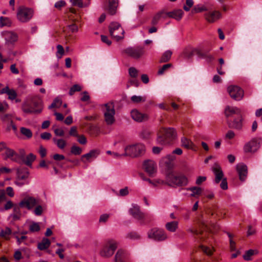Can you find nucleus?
Instances as JSON below:
<instances>
[{"instance_id":"obj_36","label":"nucleus","mask_w":262,"mask_h":262,"mask_svg":"<svg viewBox=\"0 0 262 262\" xmlns=\"http://www.w3.org/2000/svg\"><path fill=\"white\" fill-rule=\"evenodd\" d=\"M36 156L34 154L30 153L24 159H23L24 162L26 165L29 166L32 165V162L35 160Z\"/></svg>"},{"instance_id":"obj_59","label":"nucleus","mask_w":262,"mask_h":262,"mask_svg":"<svg viewBox=\"0 0 262 262\" xmlns=\"http://www.w3.org/2000/svg\"><path fill=\"white\" fill-rule=\"evenodd\" d=\"M55 126H53V129H54V132L56 136H60V137L63 136L64 135V132L63 131V130L61 128H55Z\"/></svg>"},{"instance_id":"obj_8","label":"nucleus","mask_w":262,"mask_h":262,"mask_svg":"<svg viewBox=\"0 0 262 262\" xmlns=\"http://www.w3.org/2000/svg\"><path fill=\"white\" fill-rule=\"evenodd\" d=\"M124 52L130 57L138 59L143 56L145 51L144 47L138 46L128 47L124 50Z\"/></svg>"},{"instance_id":"obj_45","label":"nucleus","mask_w":262,"mask_h":262,"mask_svg":"<svg viewBox=\"0 0 262 262\" xmlns=\"http://www.w3.org/2000/svg\"><path fill=\"white\" fill-rule=\"evenodd\" d=\"M31 104L35 108H41L42 110V106L40 100L37 98H33L31 100Z\"/></svg>"},{"instance_id":"obj_53","label":"nucleus","mask_w":262,"mask_h":262,"mask_svg":"<svg viewBox=\"0 0 262 262\" xmlns=\"http://www.w3.org/2000/svg\"><path fill=\"white\" fill-rule=\"evenodd\" d=\"M194 2L193 0H186V5L184 6L183 9L186 11H189L190 8L193 5Z\"/></svg>"},{"instance_id":"obj_50","label":"nucleus","mask_w":262,"mask_h":262,"mask_svg":"<svg viewBox=\"0 0 262 262\" xmlns=\"http://www.w3.org/2000/svg\"><path fill=\"white\" fill-rule=\"evenodd\" d=\"M62 104V101L58 98L54 99L52 104L49 106V108L51 109L54 107H59Z\"/></svg>"},{"instance_id":"obj_56","label":"nucleus","mask_w":262,"mask_h":262,"mask_svg":"<svg viewBox=\"0 0 262 262\" xmlns=\"http://www.w3.org/2000/svg\"><path fill=\"white\" fill-rule=\"evenodd\" d=\"M35 206L36 207L33 211L34 213L37 216L40 215L43 211L42 207L39 205H37Z\"/></svg>"},{"instance_id":"obj_44","label":"nucleus","mask_w":262,"mask_h":262,"mask_svg":"<svg viewBox=\"0 0 262 262\" xmlns=\"http://www.w3.org/2000/svg\"><path fill=\"white\" fill-rule=\"evenodd\" d=\"M54 143L56 144L57 147L60 149H63L66 145V142L62 139H53Z\"/></svg>"},{"instance_id":"obj_57","label":"nucleus","mask_w":262,"mask_h":262,"mask_svg":"<svg viewBox=\"0 0 262 262\" xmlns=\"http://www.w3.org/2000/svg\"><path fill=\"white\" fill-rule=\"evenodd\" d=\"M172 66V64L171 63H168L164 64L162 66L161 68H160L158 71V74L159 75H162L163 74L164 72L169 68H170Z\"/></svg>"},{"instance_id":"obj_32","label":"nucleus","mask_w":262,"mask_h":262,"mask_svg":"<svg viewBox=\"0 0 262 262\" xmlns=\"http://www.w3.org/2000/svg\"><path fill=\"white\" fill-rule=\"evenodd\" d=\"M51 245V242L48 238H43L41 242L39 243L37 248L40 250H44L48 249Z\"/></svg>"},{"instance_id":"obj_5","label":"nucleus","mask_w":262,"mask_h":262,"mask_svg":"<svg viewBox=\"0 0 262 262\" xmlns=\"http://www.w3.org/2000/svg\"><path fill=\"white\" fill-rule=\"evenodd\" d=\"M110 35L117 41L123 38L124 31L121 25L117 22H112L109 26Z\"/></svg>"},{"instance_id":"obj_58","label":"nucleus","mask_w":262,"mask_h":262,"mask_svg":"<svg viewBox=\"0 0 262 262\" xmlns=\"http://www.w3.org/2000/svg\"><path fill=\"white\" fill-rule=\"evenodd\" d=\"M69 135L71 136L78 137L79 135L77 132V128L76 126H72L69 132Z\"/></svg>"},{"instance_id":"obj_40","label":"nucleus","mask_w":262,"mask_h":262,"mask_svg":"<svg viewBox=\"0 0 262 262\" xmlns=\"http://www.w3.org/2000/svg\"><path fill=\"white\" fill-rule=\"evenodd\" d=\"M175 159V157L173 155H167L163 159L166 166L170 168L171 167V161Z\"/></svg>"},{"instance_id":"obj_30","label":"nucleus","mask_w":262,"mask_h":262,"mask_svg":"<svg viewBox=\"0 0 262 262\" xmlns=\"http://www.w3.org/2000/svg\"><path fill=\"white\" fill-rule=\"evenodd\" d=\"M118 6V0H108V12L111 15H114Z\"/></svg>"},{"instance_id":"obj_48","label":"nucleus","mask_w":262,"mask_h":262,"mask_svg":"<svg viewBox=\"0 0 262 262\" xmlns=\"http://www.w3.org/2000/svg\"><path fill=\"white\" fill-rule=\"evenodd\" d=\"M125 237L126 238H128L130 239H132V240H136V239H139L140 236L137 232H131L128 233L126 235Z\"/></svg>"},{"instance_id":"obj_6","label":"nucleus","mask_w":262,"mask_h":262,"mask_svg":"<svg viewBox=\"0 0 262 262\" xmlns=\"http://www.w3.org/2000/svg\"><path fill=\"white\" fill-rule=\"evenodd\" d=\"M148 237L156 241H163L167 238L165 232L162 229L154 228L147 233Z\"/></svg>"},{"instance_id":"obj_23","label":"nucleus","mask_w":262,"mask_h":262,"mask_svg":"<svg viewBox=\"0 0 262 262\" xmlns=\"http://www.w3.org/2000/svg\"><path fill=\"white\" fill-rule=\"evenodd\" d=\"M100 150L99 149H93L91 150L89 153L83 155L81 157V160L82 162L85 163V159L87 161H89L91 158H96L97 156L100 154Z\"/></svg>"},{"instance_id":"obj_43","label":"nucleus","mask_w":262,"mask_h":262,"mask_svg":"<svg viewBox=\"0 0 262 262\" xmlns=\"http://www.w3.org/2000/svg\"><path fill=\"white\" fill-rule=\"evenodd\" d=\"M20 132L21 134L26 136L28 139H30L32 137V133L29 128L25 127H21L20 128Z\"/></svg>"},{"instance_id":"obj_35","label":"nucleus","mask_w":262,"mask_h":262,"mask_svg":"<svg viewBox=\"0 0 262 262\" xmlns=\"http://www.w3.org/2000/svg\"><path fill=\"white\" fill-rule=\"evenodd\" d=\"M181 144L183 147L187 149H191L193 146V143L191 141L185 137L181 138Z\"/></svg>"},{"instance_id":"obj_21","label":"nucleus","mask_w":262,"mask_h":262,"mask_svg":"<svg viewBox=\"0 0 262 262\" xmlns=\"http://www.w3.org/2000/svg\"><path fill=\"white\" fill-rule=\"evenodd\" d=\"M167 17V12L162 10L157 12L152 17L151 24L153 26L157 25L161 19H165Z\"/></svg>"},{"instance_id":"obj_34","label":"nucleus","mask_w":262,"mask_h":262,"mask_svg":"<svg viewBox=\"0 0 262 262\" xmlns=\"http://www.w3.org/2000/svg\"><path fill=\"white\" fill-rule=\"evenodd\" d=\"M187 190L192 192V193L190 194V195L193 197H196L198 195H200L202 192V188L196 186L189 187L187 188Z\"/></svg>"},{"instance_id":"obj_7","label":"nucleus","mask_w":262,"mask_h":262,"mask_svg":"<svg viewBox=\"0 0 262 262\" xmlns=\"http://www.w3.org/2000/svg\"><path fill=\"white\" fill-rule=\"evenodd\" d=\"M105 111L104 112V119L107 125H111L115 122L114 115L115 111L113 102H111L105 104Z\"/></svg>"},{"instance_id":"obj_27","label":"nucleus","mask_w":262,"mask_h":262,"mask_svg":"<svg viewBox=\"0 0 262 262\" xmlns=\"http://www.w3.org/2000/svg\"><path fill=\"white\" fill-rule=\"evenodd\" d=\"M228 127L237 130H241L243 127L242 118L234 119L233 121L228 122Z\"/></svg>"},{"instance_id":"obj_26","label":"nucleus","mask_w":262,"mask_h":262,"mask_svg":"<svg viewBox=\"0 0 262 262\" xmlns=\"http://www.w3.org/2000/svg\"><path fill=\"white\" fill-rule=\"evenodd\" d=\"M209 9L207 5L199 4L195 5L191 10L192 14L201 13L204 11L207 12Z\"/></svg>"},{"instance_id":"obj_29","label":"nucleus","mask_w":262,"mask_h":262,"mask_svg":"<svg viewBox=\"0 0 262 262\" xmlns=\"http://www.w3.org/2000/svg\"><path fill=\"white\" fill-rule=\"evenodd\" d=\"M225 115L227 117H229L233 114H240L241 110L236 107L228 106L225 110Z\"/></svg>"},{"instance_id":"obj_16","label":"nucleus","mask_w":262,"mask_h":262,"mask_svg":"<svg viewBox=\"0 0 262 262\" xmlns=\"http://www.w3.org/2000/svg\"><path fill=\"white\" fill-rule=\"evenodd\" d=\"M129 213L136 219L142 220L146 217L145 214L141 212L138 205H134L129 210Z\"/></svg>"},{"instance_id":"obj_3","label":"nucleus","mask_w":262,"mask_h":262,"mask_svg":"<svg viewBox=\"0 0 262 262\" xmlns=\"http://www.w3.org/2000/svg\"><path fill=\"white\" fill-rule=\"evenodd\" d=\"M34 15V10L30 8L25 6H20L17 8L16 17L17 20L21 23L29 22Z\"/></svg>"},{"instance_id":"obj_47","label":"nucleus","mask_w":262,"mask_h":262,"mask_svg":"<svg viewBox=\"0 0 262 262\" xmlns=\"http://www.w3.org/2000/svg\"><path fill=\"white\" fill-rule=\"evenodd\" d=\"M12 233L11 229L9 227H6L5 229L1 231L0 236L5 238H7Z\"/></svg>"},{"instance_id":"obj_25","label":"nucleus","mask_w":262,"mask_h":262,"mask_svg":"<svg viewBox=\"0 0 262 262\" xmlns=\"http://www.w3.org/2000/svg\"><path fill=\"white\" fill-rule=\"evenodd\" d=\"M213 171L215 176L214 182L215 183L218 184L221 180L223 179V177L224 174L223 171L219 166L216 165L213 168Z\"/></svg>"},{"instance_id":"obj_14","label":"nucleus","mask_w":262,"mask_h":262,"mask_svg":"<svg viewBox=\"0 0 262 262\" xmlns=\"http://www.w3.org/2000/svg\"><path fill=\"white\" fill-rule=\"evenodd\" d=\"M236 170L240 181L244 182L247 177V166L244 163H238L236 165Z\"/></svg>"},{"instance_id":"obj_20","label":"nucleus","mask_w":262,"mask_h":262,"mask_svg":"<svg viewBox=\"0 0 262 262\" xmlns=\"http://www.w3.org/2000/svg\"><path fill=\"white\" fill-rule=\"evenodd\" d=\"M128 259V253L122 249L118 250L115 255L116 262H127Z\"/></svg>"},{"instance_id":"obj_55","label":"nucleus","mask_w":262,"mask_h":262,"mask_svg":"<svg viewBox=\"0 0 262 262\" xmlns=\"http://www.w3.org/2000/svg\"><path fill=\"white\" fill-rule=\"evenodd\" d=\"M254 250L250 249L246 252L243 255V258L246 260H249L251 259V257L254 254Z\"/></svg>"},{"instance_id":"obj_37","label":"nucleus","mask_w":262,"mask_h":262,"mask_svg":"<svg viewBox=\"0 0 262 262\" xmlns=\"http://www.w3.org/2000/svg\"><path fill=\"white\" fill-rule=\"evenodd\" d=\"M171 55L172 52L171 51L167 50L165 51L161 56L160 62L163 63L168 61L171 58Z\"/></svg>"},{"instance_id":"obj_17","label":"nucleus","mask_w":262,"mask_h":262,"mask_svg":"<svg viewBox=\"0 0 262 262\" xmlns=\"http://www.w3.org/2000/svg\"><path fill=\"white\" fill-rule=\"evenodd\" d=\"M130 115L132 119L138 122L147 120L148 119L147 115L142 114L137 110H132L130 112Z\"/></svg>"},{"instance_id":"obj_49","label":"nucleus","mask_w":262,"mask_h":262,"mask_svg":"<svg viewBox=\"0 0 262 262\" xmlns=\"http://www.w3.org/2000/svg\"><path fill=\"white\" fill-rule=\"evenodd\" d=\"M81 90V87L79 84H74L70 89L69 94L70 95H73L76 92H80Z\"/></svg>"},{"instance_id":"obj_63","label":"nucleus","mask_w":262,"mask_h":262,"mask_svg":"<svg viewBox=\"0 0 262 262\" xmlns=\"http://www.w3.org/2000/svg\"><path fill=\"white\" fill-rule=\"evenodd\" d=\"M6 201V195L5 191L0 189V204Z\"/></svg>"},{"instance_id":"obj_10","label":"nucleus","mask_w":262,"mask_h":262,"mask_svg":"<svg viewBox=\"0 0 262 262\" xmlns=\"http://www.w3.org/2000/svg\"><path fill=\"white\" fill-rule=\"evenodd\" d=\"M117 248V243L113 241H110L103 247L100 251V255L103 257L111 256Z\"/></svg>"},{"instance_id":"obj_18","label":"nucleus","mask_w":262,"mask_h":262,"mask_svg":"<svg viewBox=\"0 0 262 262\" xmlns=\"http://www.w3.org/2000/svg\"><path fill=\"white\" fill-rule=\"evenodd\" d=\"M23 111L27 114H39L41 112V108H35L33 107L32 104L28 102H25L22 105Z\"/></svg>"},{"instance_id":"obj_39","label":"nucleus","mask_w":262,"mask_h":262,"mask_svg":"<svg viewBox=\"0 0 262 262\" xmlns=\"http://www.w3.org/2000/svg\"><path fill=\"white\" fill-rule=\"evenodd\" d=\"M18 36L16 33L9 32L6 35V40L8 42L13 43L17 40Z\"/></svg>"},{"instance_id":"obj_33","label":"nucleus","mask_w":262,"mask_h":262,"mask_svg":"<svg viewBox=\"0 0 262 262\" xmlns=\"http://www.w3.org/2000/svg\"><path fill=\"white\" fill-rule=\"evenodd\" d=\"M165 227L168 231L174 232L178 228V222L172 221L168 222L166 224Z\"/></svg>"},{"instance_id":"obj_22","label":"nucleus","mask_w":262,"mask_h":262,"mask_svg":"<svg viewBox=\"0 0 262 262\" xmlns=\"http://www.w3.org/2000/svg\"><path fill=\"white\" fill-rule=\"evenodd\" d=\"M5 155L6 158L10 159L12 161L18 162L20 161V157L14 150L6 148Z\"/></svg>"},{"instance_id":"obj_42","label":"nucleus","mask_w":262,"mask_h":262,"mask_svg":"<svg viewBox=\"0 0 262 262\" xmlns=\"http://www.w3.org/2000/svg\"><path fill=\"white\" fill-rule=\"evenodd\" d=\"M130 100L133 103H138L141 102H145L146 101V97L145 96L134 95L131 97Z\"/></svg>"},{"instance_id":"obj_15","label":"nucleus","mask_w":262,"mask_h":262,"mask_svg":"<svg viewBox=\"0 0 262 262\" xmlns=\"http://www.w3.org/2000/svg\"><path fill=\"white\" fill-rule=\"evenodd\" d=\"M143 168L149 176H151L156 172V163L152 160H145L143 163Z\"/></svg>"},{"instance_id":"obj_1","label":"nucleus","mask_w":262,"mask_h":262,"mask_svg":"<svg viewBox=\"0 0 262 262\" xmlns=\"http://www.w3.org/2000/svg\"><path fill=\"white\" fill-rule=\"evenodd\" d=\"M176 136V133L174 128L163 127L158 136L157 142L161 145L169 144Z\"/></svg>"},{"instance_id":"obj_41","label":"nucleus","mask_w":262,"mask_h":262,"mask_svg":"<svg viewBox=\"0 0 262 262\" xmlns=\"http://www.w3.org/2000/svg\"><path fill=\"white\" fill-rule=\"evenodd\" d=\"M11 21L8 17L1 16L0 17V27L4 26H10Z\"/></svg>"},{"instance_id":"obj_61","label":"nucleus","mask_w":262,"mask_h":262,"mask_svg":"<svg viewBox=\"0 0 262 262\" xmlns=\"http://www.w3.org/2000/svg\"><path fill=\"white\" fill-rule=\"evenodd\" d=\"M73 6H78L79 8L83 7V3L82 0H70Z\"/></svg>"},{"instance_id":"obj_12","label":"nucleus","mask_w":262,"mask_h":262,"mask_svg":"<svg viewBox=\"0 0 262 262\" xmlns=\"http://www.w3.org/2000/svg\"><path fill=\"white\" fill-rule=\"evenodd\" d=\"M222 17L221 13L216 10L208 11L204 14L205 20L209 23H213L220 19Z\"/></svg>"},{"instance_id":"obj_31","label":"nucleus","mask_w":262,"mask_h":262,"mask_svg":"<svg viewBox=\"0 0 262 262\" xmlns=\"http://www.w3.org/2000/svg\"><path fill=\"white\" fill-rule=\"evenodd\" d=\"M29 172L27 169H18L17 179L18 180H26L29 177Z\"/></svg>"},{"instance_id":"obj_28","label":"nucleus","mask_w":262,"mask_h":262,"mask_svg":"<svg viewBox=\"0 0 262 262\" xmlns=\"http://www.w3.org/2000/svg\"><path fill=\"white\" fill-rule=\"evenodd\" d=\"M184 15V12L181 9L176 10L173 11L167 12V17H171L176 20H180Z\"/></svg>"},{"instance_id":"obj_64","label":"nucleus","mask_w":262,"mask_h":262,"mask_svg":"<svg viewBox=\"0 0 262 262\" xmlns=\"http://www.w3.org/2000/svg\"><path fill=\"white\" fill-rule=\"evenodd\" d=\"M66 5V2L65 1L63 0H61L57 2L55 4V7L58 9H60L62 7Z\"/></svg>"},{"instance_id":"obj_2","label":"nucleus","mask_w":262,"mask_h":262,"mask_svg":"<svg viewBox=\"0 0 262 262\" xmlns=\"http://www.w3.org/2000/svg\"><path fill=\"white\" fill-rule=\"evenodd\" d=\"M167 184L170 186H186L188 183L187 178L183 174H175L173 173H169L166 177Z\"/></svg>"},{"instance_id":"obj_38","label":"nucleus","mask_w":262,"mask_h":262,"mask_svg":"<svg viewBox=\"0 0 262 262\" xmlns=\"http://www.w3.org/2000/svg\"><path fill=\"white\" fill-rule=\"evenodd\" d=\"M151 135V132L148 128H143L140 133V137L143 139H148Z\"/></svg>"},{"instance_id":"obj_62","label":"nucleus","mask_w":262,"mask_h":262,"mask_svg":"<svg viewBox=\"0 0 262 262\" xmlns=\"http://www.w3.org/2000/svg\"><path fill=\"white\" fill-rule=\"evenodd\" d=\"M81 95H82V96L80 99L81 101L83 102H86L90 100V96L89 95V94L86 91L82 92L81 93Z\"/></svg>"},{"instance_id":"obj_60","label":"nucleus","mask_w":262,"mask_h":262,"mask_svg":"<svg viewBox=\"0 0 262 262\" xmlns=\"http://www.w3.org/2000/svg\"><path fill=\"white\" fill-rule=\"evenodd\" d=\"M128 83L127 85V88H128L130 86L132 85V86H136V87H138V85H139V83H138V81L137 79H130L129 81H128Z\"/></svg>"},{"instance_id":"obj_13","label":"nucleus","mask_w":262,"mask_h":262,"mask_svg":"<svg viewBox=\"0 0 262 262\" xmlns=\"http://www.w3.org/2000/svg\"><path fill=\"white\" fill-rule=\"evenodd\" d=\"M38 204V202L34 198L27 196L24 198L20 203V207H25L28 209H31Z\"/></svg>"},{"instance_id":"obj_52","label":"nucleus","mask_w":262,"mask_h":262,"mask_svg":"<svg viewBox=\"0 0 262 262\" xmlns=\"http://www.w3.org/2000/svg\"><path fill=\"white\" fill-rule=\"evenodd\" d=\"M57 49L56 56L58 58H60L64 53L63 48L61 45H58L57 46Z\"/></svg>"},{"instance_id":"obj_24","label":"nucleus","mask_w":262,"mask_h":262,"mask_svg":"<svg viewBox=\"0 0 262 262\" xmlns=\"http://www.w3.org/2000/svg\"><path fill=\"white\" fill-rule=\"evenodd\" d=\"M1 94H7L8 95V98L11 100H13L16 98L17 93L13 89H10L7 86L2 89L1 91Z\"/></svg>"},{"instance_id":"obj_11","label":"nucleus","mask_w":262,"mask_h":262,"mask_svg":"<svg viewBox=\"0 0 262 262\" xmlns=\"http://www.w3.org/2000/svg\"><path fill=\"white\" fill-rule=\"evenodd\" d=\"M260 147V143L258 139L253 138L246 143L243 148L245 152L252 153L256 151Z\"/></svg>"},{"instance_id":"obj_9","label":"nucleus","mask_w":262,"mask_h":262,"mask_svg":"<svg viewBox=\"0 0 262 262\" xmlns=\"http://www.w3.org/2000/svg\"><path fill=\"white\" fill-rule=\"evenodd\" d=\"M228 92L230 97L236 101L241 100L244 96V91L236 85H230L228 88Z\"/></svg>"},{"instance_id":"obj_46","label":"nucleus","mask_w":262,"mask_h":262,"mask_svg":"<svg viewBox=\"0 0 262 262\" xmlns=\"http://www.w3.org/2000/svg\"><path fill=\"white\" fill-rule=\"evenodd\" d=\"M82 151V148L76 145H73L71 148V152L74 155H79Z\"/></svg>"},{"instance_id":"obj_4","label":"nucleus","mask_w":262,"mask_h":262,"mask_svg":"<svg viewBox=\"0 0 262 262\" xmlns=\"http://www.w3.org/2000/svg\"><path fill=\"white\" fill-rule=\"evenodd\" d=\"M124 150L125 152L123 155L136 157L144 154L145 147L143 144L139 143L126 146L125 147Z\"/></svg>"},{"instance_id":"obj_19","label":"nucleus","mask_w":262,"mask_h":262,"mask_svg":"<svg viewBox=\"0 0 262 262\" xmlns=\"http://www.w3.org/2000/svg\"><path fill=\"white\" fill-rule=\"evenodd\" d=\"M210 51V49L204 51H202L201 49H195L194 52L199 58L205 59L207 62H210L214 60V57L212 55L209 54Z\"/></svg>"},{"instance_id":"obj_54","label":"nucleus","mask_w":262,"mask_h":262,"mask_svg":"<svg viewBox=\"0 0 262 262\" xmlns=\"http://www.w3.org/2000/svg\"><path fill=\"white\" fill-rule=\"evenodd\" d=\"M129 75L132 78H136L138 76V70L134 67H131L128 69Z\"/></svg>"},{"instance_id":"obj_51","label":"nucleus","mask_w":262,"mask_h":262,"mask_svg":"<svg viewBox=\"0 0 262 262\" xmlns=\"http://www.w3.org/2000/svg\"><path fill=\"white\" fill-rule=\"evenodd\" d=\"M40 229V226L38 223L33 222L29 227L30 231L32 232L39 231Z\"/></svg>"}]
</instances>
